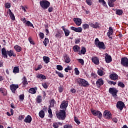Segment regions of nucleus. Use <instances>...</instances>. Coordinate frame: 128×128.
Here are the masks:
<instances>
[{
    "mask_svg": "<svg viewBox=\"0 0 128 128\" xmlns=\"http://www.w3.org/2000/svg\"><path fill=\"white\" fill-rule=\"evenodd\" d=\"M2 54L3 58H8V55L10 58L11 56H16V54L14 53V50H6V48H2Z\"/></svg>",
    "mask_w": 128,
    "mask_h": 128,
    "instance_id": "nucleus-1",
    "label": "nucleus"
},
{
    "mask_svg": "<svg viewBox=\"0 0 128 128\" xmlns=\"http://www.w3.org/2000/svg\"><path fill=\"white\" fill-rule=\"evenodd\" d=\"M76 82L79 84V86H90L88 82L84 79L78 78L76 80Z\"/></svg>",
    "mask_w": 128,
    "mask_h": 128,
    "instance_id": "nucleus-2",
    "label": "nucleus"
},
{
    "mask_svg": "<svg viewBox=\"0 0 128 128\" xmlns=\"http://www.w3.org/2000/svg\"><path fill=\"white\" fill-rule=\"evenodd\" d=\"M40 4L43 10H47V8H50V3L48 0H42L40 2Z\"/></svg>",
    "mask_w": 128,
    "mask_h": 128,
    "instance_id": "nucleus-3",
    "label": "nucleus"
},
{
    "mask_svg": "<svg viewBox=\"0 0 128 128\" xmlns=\"http://www.w3.org/2000/svg\"><path fill=\"white\" fill-rule=\"evenodd\" d=\"M56 116L58 120H64L66 118V110H60V112L56 113Z\"/></svg>",
    "mask_w": 128,
    "mask_h": 128,
    "instance_id": "nucleus-4",
    "label": "nucleus"
},
{
    "mask_svg": "<svg viewBox=\"0 0 128 128\" xmlns=\"http://www.w3.org/2000/svg\"><path fill=\"white\" fill-rule=\"evenodd\" d=\"M56 103V100L54 99H52L50 102V104L48 106V112L49 114V118H52V109L50 108H54V104Z\"/></svg>",
    "mask_w": 128,
    "mask_h": 128,
    "instance_id": "nucleus-5",
    "label": "nucleus"
},
{
    "mask_svg": "<svg viewBox=\"0 0 128 128\" xmlns=\"http://www.w3.org/2000/svg\"><path fill=\"white\" fill-rule=\"evenodd\" d=\"M95 44L96 46H98V48H99L106 50V46H104V42H100L98 38L95 40Z\"/></svg>",
    "mask_w": 128,
    "mask_h": 128,
    "instance_id": "nucleus-6",
    "label": "nucleus"
},
{
    "mask_svg": "<svg viewBox=\"0 0 128 128\" xmlns=\"http://www.w3.org/2000/svg\"><path fill=\"white\" fill-rule=\"evenodd\" d=\"M91 112L93 116H98V118H102V114L98 110H96L94 109H91Z\"/></svg>",
    "mask_w": 128,
    "mask_h": 128,
    "instance_id": "nucleus-7",
    "label": "nucleus"
},
{
    "mask_svg": "<svg viewBox=\"0 0 128 128\" xmlns=\"http://www.w3.org/2000/svg\"><path fill=\"white\" fill-rule=\"evenodd\" d=\"M112 113L108 110H106L103 113V116L107 120H112Z\"/></svg>",
    "mask_w": 128,
    "mask_h": 128,
    "instance_id": "nucleus-8",
    "label": "nucleus"
},
{
    "mask_svg": "<svg viewBox=\"0 0 128 128\" xmlns=\"http://www.w3.org/2000/svg\"><path fill=\"white\" fill-rule=\"evenodd\" d=\"M121 64L126 68H128V59L127 58L125 57L122 58Z\"/></svg>",
    "mask_w": 128,
    "mask_h": 128,
    "instance_id": "nucleus-9",
    "label": "nucleus"
},
{
    "mask_svg": "<svg viewBox=\"0 0 128 128\" xmlns=\"http://www.w3.org/2000/svg\"><path fill=\"white\" fill-rule=\"evenodd\" d=\"M18 88V84H12L10 85V90H11L13 94H16V91Z\"/></svg>",
    "mask_w": 128,
    "mask_h": 128,
    "instance_id": "nucleus-10",
    "label": "nucleus"
},
{
    "mask_svg": "<svg viewBox=\"0 0 128 128\" xmlns=\"http://www.w3.org/2000/svg\"><path fill=\"white\" fill-rule=\"evenodd\" d=\"M118 92V91L114 88H110L109 89V92L112 94V96H116Z\"/></svg>",
    "mask_w": 128,
    "mask_h": 128,
    "instance_id": "nucleus-11",
    "label": "nucleus"
},
{
    "mask_svg": "<svg viewBox=\"0 0 128 128\" xmlns=\"http://www.w3.org/2000/svg\"><path fill=\"white\" fill-rule=\"evenodd\" d=\"M124 103L122 101H118L116 103V108H119L120 110H122L124 108Z\"/></svg>",
    "mask_w": 128,
    "mask_h": 128,
    "instance_id": "nucleus-12",
    "label": "nucleus"
},
{
    "mask_svg": "<svg viewBox=\"0 0 128 128\" xmlns=\"http://www.w3.org/2000/svg\"><path fill=\"white\" fill-rule=\"evenodd\" d=\"M68 106V102L66 101H63L60 104V108L62 110H66Z\"/></svg>",
    "mask_w": 128,
    "mask_h": 128,
    "instance_id": "nucleus-13",
    "label": "nucleus"
},
{
    "mask_svg": "<svg viewBox=\"0 0 128 128\" xmlns=\"http://www.w3.org/2000/svg\"><path fill=\"white\" fill-rule=\"evenodd\" d=\"M73 20L78 26H80L82 24V19L80 18H74Z\"/></svg>",
    "mask_w": 128,
    "mask_h": 128,
    "instance_id": "nucleus-14",
    "label": "nucleus"
},
{
    "mask_svg": "<svg viewBox=\"0 0 128 128\" xmlns=\"http://www.w3.org/2000/svg\"><path fill=\"white\" fill-rule=\"evenodd\" d=\"M96 84L98 88H100V86L104 84V80L102 78L98 79L96 82Z\"/></svg>",
    "mask_w": 128,
    "mask_h": 128,
    "instance_id": "nucleus-15",
    "label": "nucleus"
},
{
    "mask_svg": "<svg viewBox=\"0 0 128 128\" xmlns=\"http://www.w3.org/2000/svg\"><path fill=\"white\" fill-rule=\"evenodd\" d=\"M70 29L72 30H74V32H82V27H78V28H75L74 26H72L70 28Z\"/></svg>",
    "mask_w": 128,
    "mask_h": 128,
    "instance_id": "nucleus-16",
    "label": "nucleus"
},
{
    "mask_svg": "<svg viewBox=\"0 0 128 128\" xmlns=\"http://www.w3.org/2000/svg\"><path fill=\"white\" fill-rule=\"evenodd\" d=\"M114 34V29H112V28L110 27L108 32L107 33V36H108L109 38H110L111 40H112V37L110 36Z\"/></svg>",
    "mask_w": 128,
    "mask_h": 128,
    "instance_id": "nucleus-17",
    "label": "nucleus"
},
{
    "mask_svg": "<svg viewBox=\"0 0 128 128\" xmlns=\"http://www.w3.org/2000/svg\"><path fill=\"white\" fill-rule=\"evenodd\" d=\"M62 28L63 30L65 36H70V30L66 28V26H62Z\"/></svg>",
    "mask_w": 128,
    "mask_h": 128,
    "instance_id": "nucleus-18",
    "label": "nucleus"
},
{
    "mask_svg": "<svg viewBox=\"0 0 128 128\" xmlns=\"http://www.w3.org/2000/svg\"><path fill=\"white\" fill-rule=\"evenodd\" d=\"M64 62L66 64H70V58L67 54L64 56Z\"/></svg>",
    "mask_w": 128,
    "mask_h": 128,
    "instance_id": "nucleus-19",
    "label": "nucleus"
},
{
    "mask_svg": "<svg viewBox=\"0 0 128 128\" xmlns=\"http://www.w3.org/2000/svg\"><path fill=\"white\" fill-rule=\"evenodd\" d=\"M92 60L95 64H100V60H98V58L96 56L92 57Z\"/></svg>",
    "mask_w": 128,
    "mask_h": 128,
    "instance_id": "nucleus-20",
    "label": "nucleus"
},
{
    "mask_svg": "<svg viewBox=\"0 0 128 128\" xmlns=\"http://www.w3.org/2000/svg\"><path fill=\"white\" fill-rule=\"evenodd\" d=\"M32 116H30L28 115L26 117L25 119L24 120V122H26L28 124H30L32 122Z\"/></svg>",
    "mask_w": 128,
    "mask_h": 128,
    "instance_id": "nucleus-21",
    "label": "nucleus"
},
{
    "mask_svg": "<svg viewBox=\"0 0 128 128\" xmlns=\"http://www.w3.org/2000/svg\"><path fill=\"white\" fill-rule=\"evenodd\" d=\"M110 78L112 80H116L118 78V76L116 74H112L110 76Z\"/></svg>",
    "mask_w": 128,
    "mask_h": 128,
    "instance_id": "nucleus-22",
    "label": "nucleus"
},
{
    "mask_svg": "<svg viewBox=\"0 0 128 128\" xmlns=\"http://www.w3.org/2000/svg\"><path fill=\"white\" fill-rule=\"evenodd\" d=\"M105 60L106 62H108V64L112 62V56H108V54L106 53V54Z\"/></svg>",
    "mask_w": 128,
    "mask_h": 128,
    "instance_id": "nucleus-23",
    "label": "nucleus"
},
{
    "mask_svg": "<svg viewBox=\"0 0 128 128\" xmlns=\"http://www.w3.org/2000/svg\"><path fill=\"white\" fill-rule=\"evenodd\" d=\"M8 14L12 20H16V17L14 16V14L12 12V10L10 9H8Z\"/></svg>",
    "mask_w": 128,
    "mask_h": 128,
    "instance_id": "nucleus-24",
    "label": "nucleus"
},
{
    "mask_svg": "<svg viewBox=\"0 0 128 128\" xmlns=\"http://www.w3.org/2000/svg\"><path fill=\"white\" fill-rule=\"evenodd\" d=\"M116 0H108V4L110 8H114V2Z\"/></svg>",
    "mask_w": 128,
    "mask_h": 128,
    "instance_id": "nucleus-25",
    "label": "nucleus"
},
{
    "mask_svg": "<svg viewBox=\"0 0 128 128\" xmlns=\"http://www.w3.org/2000/svg\"><path fill=\"white\" fill-rule=\"evenodd\" d=\"M89 25L91 26V28H98V26H100V24L98 22H96L95 24H94V23H90Z\"/></svg>",
    "mask_w": 128,
    "mask_h": 128,
    "instance_id": "nucleus-26",
    "label": "nucleus"
},
{
    "mask_svg": "<svg viewBox=\"0 0 128 128\" xmlns=\"http://www.w3.org/2000/svg\"><path fill=\"white\" fill-rule=\"evenodd\" d=\"M80 48L78 46L76 45L73 46V50L74 52H80Z\"/></svg>",
    "mask_w": 128,
    "mask_h": 128,
    "instance_id": "nucleus-27",
    "label": "nucleus"
},
{
    "mask_svg": "<svg viewBox=\"0 0 128 128\" xmlns=\"http://www.w3.org/2000/svg\"><path fill=\"white\" fill-rule=\"evenodd\" d=\"M36 90H38V88H36V87H35L34 88H30L29 90V92H30V94H34L36 92Z\"/></svg>",
    "mask_w": 128,
    "mask_h": 128,
    "instance_id": "nucleus-28",
    "label": "nucleus"
},
{
    "mask_svg": "<svg viewBox=\"0 0 128 128\" xmlns=\"http://www.w3.org/2000/svg\"><path fill=\"white\" fill-rule=\"evenodd\" d=\"M86 50V48L82 47V50H80V52L79 51L78 54L80 56H82V54H85Z\"/></svg>",
    "mask_w": 128,
    "mask_h": 128,
    "instance_id": "nucleus-29",
    "label": "nucleus"
},
{
    "mask_svg": "<svg viewBox=\"0 0 128 128\" xmlns=\"http://www.w3.org/2000/svg\"><path fill=\"white\" fill-rule=\"evenodd\" d=\"M36 78H40V80H46V76L44 75H42V74H38L36 76Z\"/></svg>",
    "mask_w": 128,
    "mask_h": 128,
    "instance_id": "nucleus-30",
    "label": "nucleus"
},
{
    "mask_svg": "<svg viewBox=\"0 0 128 128\" xmlns=\"http://www.w3.org/2000/svg\"><path fill=\"white\" fill-rule=\"evenodd\" d=\"M43 60L45 62V64H48V62H50V58H48V56H44Z\"/></svg>",
    "mask_w": 128,
    "mask_h": 128,
    "instance_id": "nucleus-31",
    "label": "nucleus"
},
{
    "mask_svg": "<svg viewBox=\"0 0 128 128\" xmlns=\"http://www.w3.org/2000/svg\"><path fill=\"white\" fill-rule=\"evenodd\" d=\"M14 48L16 50V52H22V48L18 45H16L14 46Z\"/></svg>",
    "mask_w": 128,
    "mask_h": 128,
    "instance_id": "nucleus-32",
    "label": "nucleus"
},
{
    "mask_svg": "<svg viewBox=\"0 0 128 128\" xmlns=\"http://www.w3.org/2000/svg\"><path fill=\"white\" fill-rule=\"evenodd\" d=\"M42 96H38L36 98V102L38 104H40L42 102Z\"/></svg>",
    "mask_w": 128,
    "mask_h": 128,
    "instance_id": "nucleus-33",
    "label": "nucleus"
},
{
    "mask_svg": "<svg viewBox=\"0 0 128 128\" xmlns=\"http://www.w3.org/2000/svg\"><path fill=\"white\" fill-rule=\"evenodd\" d=\"M39 116H40L42 118H44V112L42 110L39 112Z\"/></svg>",
    "mask_w": 128,
    "mask_h": 128,
    "instance_id": "nucleus-34",
    "label": "nucleus"
},
{
    "mask_svg": "<svg viewBox=\"0 0 128 128\" xmlns=\"http://www.w3.org/2000/svg\"><path fill=\"white\" fill-rule=\"evenodd\" d=\"M13 72L14 74H18V73L20 72V68H18V66L14 67V68L13 70Z\"/></svg>",
    "mask_w": 128,
    "mask_h": 128,
    "instance_id": "nucleus-35",
    "label": "nucleus"
},
{
    "mask_svg": "<svg viewBox=\"0 0 128 128\" xmlns=\"http://www.w3.org/2000/svg\"><path fill=\"white\" fill-rule=\"evenodd\" d=\"M56 74L58 75V76H59V78H64V74L60 72H58V70H56Z\"/></svg>",
    "mask_w": 128,
    "mask_h": 128,
    "instance_id": "nucleus-36",
    "label": "nucleus"
},
{
    "mask_svg": "<svg viewBox=\"0 0 128 128\" xmlns=\"http://www.w3.org/2000/svg\"><path fill=\"white\" fill-rule=\"evenodd\" d=\"M22 80H23L22 82V84H24V86H26V84H28V80H26V78L24 77Z\"/></svg>",
    "mask_w": 128,
    "mask_h": 128,
    "instance_id": "nucleus-37",
    "label": "nucleus"
},
{
    "mask_svg": "<svg viewBox=\"0 0 128 128\" xmlns=\"http://www.w3.org/2000/svg\"><path fill=\"white\" fill-rule=\"evenodd\" d=\"M116 14H118V16H122V10H117L116 12Z\"/></svg>",
    "mask_w": 128,
    "mask_h": 128,
    "instance_id": "nucleus-38",
    "label": "nucleus"
},
{
    "mask_svg": "<svg viewBox=\"0 0 128 128\" xmlns=\"http://www.w3.org/2000/svg\"><path fill=\"white\" fill-rule=\"evenodd\" d=\"M50 42V40H48V38H45L43 42V43L44 44L45 46H46Z\"/></svg>",
    "mask_w": 128,
    "mask_h": 128,
    "instance_id": "nucleus-39",
    "label": "nucleus"
},
{
    "mask_svg": "<svg viewBox=\"0 0 128 128\" xmlns=\"http://www.w3.org/2000/svg\"><path fill=\"white\" fill-rule=\"evenodd\" d=\"M25 24L28 26H32V28H34V24H32V22H30V21L26 22V24Z\"/></svg>",
    "mask_w": 128,
    "mask_h": 128,
    "instance_id": "nucleus-40",
    "label": "nucleus"
},
{
    "mask_svg": "<svg viewBox=\"0 0 128 128\" xmlns=\"http://www.w3.org/2000/svg\"><path fill=\"white\" fill-rule=\"evenodd\" d=\"M77 60H78V62L82 64V66H84V60L82 58L78 59Z\"/></svg>",
    "mask_w": 128,
    "mask_h": 128,
    "instance_id": "nucleus-41",
    "label": "nucleus"
},
{
    "mask_svg": "<svg viewBox=\"0 0 128 128\" xmlns=\"http://www.w3.org/2000/svg\"><path fill=\"white\" fill-rule=\"evenodd\" d=\"M68 70H72V67L68 66L67 68H65L64 71L66 72H68Z\"/></svg>",
    "mask_w": 128,
    "mask_h": 128,
    "instance_id": "nucleus-42",
    "label": "nucleus"
},
{
    "mask_svg": "<svg viewBox=\"0 0 128 128\" xmlns=\"http://www.w3.org/2000/svg\"><path fill=\"white\" fill-rule=\"evenodd\" d=\"M98 76H104V71H102V70H98Z\"/></svg>",
    "mask_w": 128,
    "mask_h": 128,
    "instance_id": "nucleus-43",
    "label": "nucleus"
},
{
    "mask_svg": "<svg viewBox=\"0 0 128 128\" xmlns=\"http://www.w3.org/2000/svg\"><path fill=\"white\" fill-rule=\"evenodd\" d=\"M90 28V26L88 24H85L82 25L84 30H86V28Z\"/></svg>",
    "mask_w": 128,
    "mask_h": 128,
    "instance_id": "nucleus-44",
    "label": "nucleus"
},
{
    "mask_svg": "<svg viewBox=\"0 0 128 128\" xmlns=\"http://www.w3.org/2000/svg\"><path fill=\"white\" fill-rule=\"evenodd\" d=\"M56 68L58 70H64V68H62V66L61 65H57Z\"/></svg>",
    "mask_w": 128,
    "mask_h": 128,
    "instance_id": "nucleus-45",
    "label": "nucleus"
},
{
    "mask_svg": "<svg viewBox=\"0 0 128 128\" xmlns=\"http://www.w3.org/2000/svg\"><path fill=\"white\" fill-rule=\"evenodd\" d=\"M99 2L102 3L104 6H106V3L104 1V0H99Z\"/></svg>",
    "mask_w": 128,
    "mask_h": 128,
    "instance_id": "nucleus-46",
    "label": "nucleus"
},
{
    "mask_svg": "<svg viewBox=\"0 0 128 128\" xmlns=\"http://www.w3.org/2000/svg\"><path fill=\"white\" fill-rule=\"evenodd\" d=\"M118 86H120V88H124V84L122 82H118Z\"/></svg>",
    "mask_w": 128,
    "mask_h": 128,
    "instance_id": "nucleus-47",
    "label": "nucleus"
},
{
    "mask_svg": "<svg viewBox=\"0 0 128 128\" xmlns=\"http://www.w3.org/2000/svg\"><path fill=\"white\" fill-rule=\"evenodd\" d=\"M5 8H10V2H6L5 4Z\"/></svg>",
    "mask_w": 128,
    "mask_h": 128,
    "instance_id": "nucleus-48",
    "label": "nucleus"
},
{
    "mask_svg": "<svg viewBox=\"0 0 128 128\" xmlns=\"http://www.w3.org/2000/svg\"><path fill=\"white\" fill-rule=\"evenodd\" d=\"M86 2L88 6H92V0H86Z\"/></svg>",
    "mask_w": 128,
    "mask_h": 128,
    "instance_id": "nucleus-49",
    "label": "nucleus"
},
{
    "mask_svg": "<svg viewBox=\"0 0 128 128\" xmlns=\"http://www.w3.org/2000/svg\"><path fill=\"white\" fill-rule=\"evenodd\" d=\"M64 128H72V126L66 124L64 126Z\"/></svg>",
    "mask_w": 128,
    "mask_h": 128,
    "instance_id": "nucleus-50",
    "label": "nucleus"
},
{
    "mask_svg": "<svg viewBox=\"0 0 128 128\" xmlns=\"http://www.w3.org/2000/svg\"><path fill=\"white\" fill-rule=\"evenodd\" d=\"M28 40H29L30 44H34V40H32V37L28 38Z\"/></svg>",
    "mask_w": 128,
    "mask_h": 128,
    "instance_id": "nucleus-51",
    "label": "nucleus"
},
{
    "mask_svg": "<svg viewBox=\"0 0 128 128\" xmlns=\"http://www.w3.org/2000/svg\"><path fill=\"white\" fill-rule=\"evenodd\" d=\"M24 118V115H21L18 117V120H22Z\"/></svg>",
    "mask_w": 128,
    "mask_h": 128,
    "instance_id": "nucleus-52",
    "label": "nucleus"
},
{
    "mask_svg": "<svg viewBox=\"0 0 128 128\" xmlns=\"http://www.w3.org/2000/svg\"><path fill=\"white\" fill-rule=\"evenodd\" d=\"M1 92L3 96H6L7 94L6 90L4 88L3 90H2Z\"/></svg>",
    "mask_w": 128,
    "mask_h": 128,
    "instance_id": "nucleus-53",
    "label": "nucleus"
},
{
    "mask_svg": "<svg viewBox=\"0 0 128 128\" xmlns=\"http://www.w3.org/2000/svg\"><path fill=\"white\" fill-rule=\"evenodd\" d=\"M42 84L44 88H48V86L46 83H42Z\"/></svg>",
    "mask_w": 128,
    "mask_h": 128,
    "instance_id": "nucleus-54",
    "label": "nucleus"
},
{
    "mask_svg": "<svg viewBox=\"0 0 128 128\" xmlns=\"http://www.w3.org/2000/svg\"><path fill=\"white\" fill-rule=\"evenodd\" d=\"M74 72H75L76 74H77V75L80 74V71L78 70L77 68H74Z\"/></svg>",
    "mask_w": 128,
    "mask_h": 128,
    "instance_id": "nucleus-55",
    "label": "nucleus"
},
{
    "mask_svg": "<svg viewBox=\"0 0 128 128\" xmlns=\"http://www.w3.org/2000/svg\"><path fill=\"white\" fill-rule=\"evenodd\" d=\"M39 36L40 38H44V33L42 32H40L39 34Z\"/></svg>",
    "mask_w": 128,
    "mask_h": 128,
    "instance_id": "nucleus-56",
    "label": "nucleus"
},
{
    "mask_svg": "<svg viewBox=\"0 0 128 128\" xmlns=\"http://www.w3.org/2000/svg\"><path fill=\"white\" fill-rule=\"evenodd\" d=\"M53 126L54 128H58V124L56 123V122H54L53 124Z\"/></svg>",
    "mask_w": 128,
    "mask_h": 128,
    "instance_id": "nucleus-57",
    "label": "nucleus"
},
{
    "mask_svg": "<svg viewBox=\"0 0 128 128\" xmlns=\"http://www.w3.org/2000/svg\"><path fill=\"white\" fill-rule=\"evenodd\" d=\"M111 120H112V122H115L116 124V122H118V118H112Z\"/></svg>",
    "mask_w": 128,
    "mask_h": 128,
    "instance_id": "nucleus-58",
    "label": "nucleus"
},
{
    "mask_svg": "<svg viewBox=\"0 0 128 128\" xmlns=\"http://www.w3.org/2000/svg\"><path fill=\"white\" fill-rule=\"evenodd\" d=\"M74 121L76 122L78 124H80V120H78V119L76 118V117H74Z\"/></svg>",
    "mask_w": 128,
    "mask_h": 128,
    "instance_id": "nucleus-59",
    "label": "nucleus"
},
{
    "mask_svg": "<svg viewBox=\"0 0 128 128\" xmlns=\"http://www.w3.org/2000/svg\"><path fill=\"white\" fill-rule=\"evenodd\" d=\"M58 90H59V92H62V90H64V88L62 86H60Z\"/></svg>",
    "mask_w": 128,
    "mask_h": 128,
    "instance_id": "nucleus-60",
    "label": "nucleus"
},
{
    "mask_svg": "<svg viewBox=\"0 0 128 128\" xmlns=\"http://www.w3.org/2000/svg\"><path fill=\"white\" fill-rule=\"evenodd\" d=\"M20 98L21 100H24V94L20 95Z\"/></svg>",
    "mask_w": 128,
    "mask_h": 128,
    "instance_id": "nucleus-61",
    "label": "nucleus"
},
{
    "mask_svg": "<svg viewBox=\"0 0 128 128\" xmlns=\"http://www.w3.org/2000/svg\"><path fill=\"white\" fill-rule=\"evenodd\" d=\"M21 20L23 22L24 24H26V22H28V20H26V18H22Z\"/></svg>",
    "mask_w": 128,
    "mask_h": 128,
    "instance_id": "nucleus-62",
    "label": "nucleus"
},
{
    "mask_svg": "<svg viewBox=\"0 0 128 128\" xmlns=\"http://www.w3.org/2000/svg\"><path fill=\"white\" fill-rule=\"evenodd\" d=\"M54 10V8L52 7H50L48 9V11L49 12H52Z\"/></svg>",
    "mask_w": 128,
    "mask_h": 128,
    "instance_id": "nucleus-63",
    "label": "nucleus"
},
{
    "mask_svg": "<svg viewBox=\"0 0 128 128\" xmlns=\"http://www.w3.org/2000/svg\"><path fill=\"white\" fill-rule=\"evenodd\" d=\"M42 68V65H39L38 66V68H36V70H40Z\"/></svg>",
    "mask_w": 128,
    "mask_h": 128,
    "instance_id": "nucleus-64",
    "label": "nucleus"
}]
</instances>
